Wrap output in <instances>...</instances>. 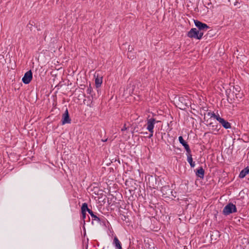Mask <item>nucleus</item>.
Instances as JSON below:
<instances>
[{
    "label": "nucleus",
    "instance_id": "23",
    "mask_svg": "<svg viewBox=\"0 0 249 249\" xmlns=\"http://www.w3.org/2000/svg\"><path fill=\"white\" fill-rule=\"evenodd\" d=\"M153 132H154V130H152V133H151V132H150V134H149V136H148V138H151L153 136Z\"/></svg>",
    "mask_w": 249,
    "mask_h": 249
},
{
    "label": "nucleus",
    "instance_id": "19",
    "mask_svg": "<svg viewBox=\"0 0 249 249\" xmlns=\"http://www.w3.org/2000/svg\"><path fill=\"white\" fill-rule=\"evenodd\" d=\"M92 91V88L91 87L90 85H89V86L88 88V89H87V92L88 94H91Z\"/></svg>",
    "mask_w": 249,
    "mask_h": 249
},
{
    "label": "nucleus",
    "instance_id": "6",
    "mask_svg": "<svg viewBox=\"0 0 249 249\" xmlns=\"http://www.w3.org/2000/svg\"><path fill=\"white\" fill-rule=\"evenodd\" d=\"M194 23L196 27L200 30L199 31H206L209 29V27L205 23H202L198 20H194Z\"/></svg>",
    "mask_w": 249,
    "mask_h": 249
},
{
    "label": "nucleus",
    "instance_id": "17",
    "mask_svg": "<svg viewBox=\"0 0 249 249\" xmlns=\"http://www.w3.org/2000/svg\"><path fill=\"white\" fill-rule=\"evenodd\" d=\"M165 190H167L169 191V192L170 193H172V192L170 191V189H169V186H165L162 187L161 189V191L162 192L163 195H165L168 194L167 193H166V192L165 193H164V191H165Z\"/></svg>",
    "mask_w": 249,
    "mask_h": 249
},
{
    "label": "nucleus",
    "instance_id": "3",
    "mask_svg": "<svg viewBox=\"0 0 249 249\" xmlns=\"http://www.w3.org/2000/svg\"><path fill=\"white\" fill-rule=\"evenodd\" d=\"M160 121H157L156 119L154 118H149V117L147 119L146 129L149 131V132H152V130H154V125L156 123H159Z\"/></svg>",
    "mask_w": 249,
    "mask_h": 249
},
{
    "label": "nucleus",
    "instance_id": "26",
    "mask_svg": "<svg viewBox=\"0 0 249 249\" xmlns=\"http://www.w3.org/2000/svg\"><path fill=\"white\" fill-rule=\"evenodd\" d=\"M107 141V139H106V140H102V141L103 142H106Z\"/></svg>",
    "mask_w": 249,
    "mask_h": 249
},
{
    "label": "nucleus",
    "instance_id": "16",
    "mask_svg": "<svg viewBox=\"0 0 249 249\" xmlns=\"http://www.w3.org/2000/svg\"><path fill=\"white\" fill-rule=\"evenodd\" d=\"M90 210H91L88 208V204L86 203H84L82 204L81 207V212L86 213L87 211L88 213H89Z\"/></svg>",
    "mask_w": 249,
    "mask_h": 249
},
{
    "label": "nucleus",
    "instance_id": "4",
    "mask_svg": "<svg viewBox=\"0 0 249 249\" xmlns=\"http://www.w3.org/2000/svg\"><path fill=\"white\" fill-rule=\"evenodd\" d=\"M89 213L92 218V224L93 223L94 221H96L97 223L100 224L103 223L104 224H105L106 219L104 218L99 217L96 214H94V213L92 211V210H90Z\"/></svg>",
    "mask_w": 249,
    "mask_h": 249
},
{
    "label": "nucleus",
    "instance_id": "11",
    "mask_svg": "<svg viewBox=\"0 0 249 249\" xmlns=\"http://www.w3.org/2000/svg\"><path fill=\"white\" fill-rule=\"evenodd\" d=\"M113 245L116 249H122L121 243L116 236H115L113 239Z\"/></svg>",
    "mask_w": 249,
    "mask_h": 249
},
{
    "label": "nucleus",
    "instance_id": "2",
    "mask_svg": "<svg viewBox=\"0 0 249 249\" xmlns=\"http://www.w3.org/2000/svg\"><path fill=\"white\" fill-rule=\"evenodd\" d=\"M237 212L236 206L232 203H229L226 205L223 210V213L225 215H228Z\"/></svg>",
    "mask_w": 249,
    "mask_h": 249
},
{
    "label": "nucleus",
    "instance_id": "25",
    "mask_svg": "<svg viewBox=\"0 0 249 249\" xmlns=\"http://www.w3.org/2000/svg\"><path fill=\"white\" fill-rule=\"evenodd\" d=\"M29 25H30V26H33V23H31L30 22V23L28 24V26H29Z\"/></svg>",
    "mask_w": 249,
    "mask_h": 249
},
{
    "label": "nucleus",
    "instance_id": "8",
    "mask_svg": "<svg viewBox=\"0 0 249 249\" xmlns=\"http://www.w3.org/2000/svg\"><path fill=\"white\" fill-rule=\"evenodd\" d=\"M216 120L218 121L221 124L222 126L225 129H229L231 128V124L220 116L216 117Z\"/></svg>",
    "mask_w": 249,
    "mask_h": 249
},
{
    "label": "nucleus",
    "instance_id": "18",
    "mask_svg": "<svg viewBox=\"0 0 249 249\" xmlns=\"http://www.w3.org/2000/svg\"><path fill=\"white\" fill-rule=\"evenodd\" d=\"M207 114L208 116H210L211 117L214 118L216 120V117H217L218 116H220L219 114L216 115L214 112L212 113V112H209L207 113Z\"/></svg>",
    "mask_w": 249,
    "mask_h": 249
},
{
    "label": "nucleus",
    "instance_id": "5",
    "mask_svg": "<svg viewBox=\"0 0 249 249\" xmlns=\"http://www.w3.org/2000/svg\"><path fill=\"white\" fill-rule=\"evenodd\" d=\"M33 78L32 72L31 70L27 71L22 77V81L25 84H29Z\"/></svg>",
    "mask_w": 249,
    "mask_h": 249
},
{
    "label": "nucleus",
    "instance_id": "20",
    "mask_svg": "<svg viewBox=\"0 0 249 249\" xmlns=\"http://www.w3.org/2000/svg\"><path fill=\"white\" fill-rule=\"evenodd\" d=\"M82 213V218L85 221V219L86 217V213L81 212Z\"/></svg>",
    "mask_w": 249,
    "mask_h": 249
},
{
    "label": "nucleus",
    "instance_id": "14",
    "mask_svg": "<svg viewBox=\"0 0 249 249\" xmlns=\"http://www.w3.org/2000/svg\"><path fill=\"white\" fill-rule=\"evenodd\" d=\"M249 173V166H247L240 172L239 177L241 178H244Z\"/></svg>",
    "mask_w": 249,
    "mask_h": 249
},
{
    "label": "nucleus",
    "instance_id": "12",
    "mask_svg": "<svg viewBox=\"0 0 249 249\" xmlns=\"http://www.w3.org/2000/svg\"><path fill=\"white\" fill-rule=\"evenodd\" d=\"M205 171L202 167L197 169L196 172V176L200 178H203L204 177Z\"/></svg>",
    "mask_w": 249,
    "mask_h": 249
},
{
    "label": "nucleus",
    "instance_id": "24",
    "mask_svg": "<svg viewBox=\"0 0 249 249\" xmlns=\"http://www.w3.org/2000/svg\"><path fill=\"white\" fill-rule=\"evenodd\" d=\"M179 100L182 102V101L184 100L183 97H179Z\"/></svg>",
    "mask_w": 249,
    "mask_h": 249
},
{
    "label": "nucleus",
    "instance_id": "7",
    "mask_svg": "<svg viewBox=\"0 0 249 249\" xmlns=\"http://www.w3.org/2000/svg\"><path fill=\"white\" fill-rule=\"evenodd\" d=\"M61 122L62 124H70L71 123V119L70 118L68 110L67 108L62 115Z\"/></svg>",
    "mask_w": 249,
    "mask_h": 249
},
{
    "label": "nucleus",
    "instance_id": "9",
    "mask_svg": "<svg viewBox=\"0 0 249 249\" xmlns=\"http://www.w3.org/2000/svg\"><path fill=\"white\" fill-rule=\"evenodd\" d=\"M178 141H179V142L184 146L187 153H191V150L190 148L189 145L188 144L187 142H186L184 140V139L182 136H179L178 137Z\"/></svg>",
    "mask_w": 249,
    "mask_h": 249
},
{
    "label": "nucleus",
    "instance_id": "21",
    "mask_svg": "<svg viewBox=\"0 0 249 249\" xmlns=\"http://www.w3.org/2000/svg\"><path fill=\"white\" fill-rule=\"evenodd\" d=\"M127 127H126V124H124L123 127L122 128L121 131H124L127 129Z\"/></svg>",
    "mask_w": 249,
    "mask_h": 249
},
{
    "label": "nucleus",
    "instance_id": "1",
    "mask_svg": "<svg viewBox=\"0 0 249 249\" xmlns=\"http://www.w3.org/2000/svg\"><path fill=\"white\" fill-rule=\"evenodd\" d=\"M203 35V32L197 30L196 28H192L187 33V36L191 38L200 39Z\"/></svg>",
    "mask_w": 249,
    "mask_h": 249
},
{
    "label": "nucleus",
    "instance_id": "27",
    "mask_svg": "<svg viewBox=\"0 0 249 249\" xmlns=\"http://www.w3.org/2000/svg\"><path fill=\"white\" fill-rule=\"evenodd\" d=\"M128 57H129V58H131V56L129 57V55L128 54Z\"/></svg>",
    "mask_w": 249,
    "mask_h": 249
},
{
    "label": "nucleus",
    "instance_id": "10",
    "mask_svg": "<svg viewBox=\"0 0 249 249\" xmlns=\"http://www.w3.org/2000/svg\"><path fill=\"white\" fill-rule=\"evenodd\" d=\"M208 126L211 127L212 130L218 132L220 128V125H218L216 123H213L210 122L207 124Z\"/></svg>",
    "mask_w": 249,
    "mask_h": 249
},
{
    "label": "nucleus",
    "instance_id": "22",
    "mask_svg": "<svg viewBox=\"0 0 249 249\" xmlns=\"http://www.w3.org/2000/svg\"><path fill=\"white\" fill-rule=\"evenodd\" d=\"M133 50V48L132 46H129L128 48V52H131Z\"/></svg>",
    "mask_w": 249,
    "mask_h": 249
},
{
    "label": "nucleus",
    "instance_id": "15",
    "mask_svg": "<svg viewBox=\"0 0 249 249\" xmlns=\"http://www.w3.org/2000/svg\"><path fill=\"white\" fill-rule=\"evenodd\" d=\"M102 83V77H98L97 76V78H95V86L97 88L100 87Z\"/></svg>",
    "mask_w": 249,
    "mask_h": 249
},
{
    "label": "nucleus",
    "instance_id": "13",
    "mask_svg": "<svg viewBox=\"0 0 249 249\" xmlns=\"http://www.w3.org/2000/svg\"><path fill=\"white\" fill-rule=\"evenodd\" d=\"M187 161L189 163L191 167H194L195 166V162L193 161L192 155L191 153H187Z\"/></svg>",
    "mask_w": 249,
    "mask_h": 249
}]
</instances>
